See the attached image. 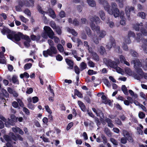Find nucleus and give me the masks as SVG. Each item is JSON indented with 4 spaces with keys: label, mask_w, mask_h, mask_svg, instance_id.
Returning a JSON list of instances; mask_svg holds the SVG:
<instances>
[{
    "label": "nucleus",
    "mask_w": 147,
    "mask_h": 147,
    "mask_svg": "<svg viewBox=\"0 0 147 147\" xmlns=\"http://www.w3.org/2000/svg\"><path fill=\"white\" fill-rule=\"evenodd\" d=\"M18 103H19L20 106L21 107H23L24 106V104L22 100L20 99H18L17 100Z\"/></svg>",
    "instance_id": "338daca9"
},
{
    "label": "nucleus",
    "mask_w": 147,
    "mask_h": 147,
    "mask_svg": "<svg viewBox=\"0 0 147 147\" xmlns=\"http://www.w3.org/2000/svg\"><path fill=\"white\" fill-rule=\"evenodd\" d=\"M31 38L33 40L38 41L40 39V37L39 36H36L33 34L31 35Z\"/></svg>",
    "instance_id": "e433bc0d"
},
{
    "label": "nucleus",
    "mask_w": 147,
    "mask_h": 147,
    "mask_svg": "<svg viewBox=\"0 0 147 147\" xmlns=\"http://www.w3.org/2000/svg\"><path fill=\"white\" fill-rule=\"evenodd\" d=\"M117 66H116L114 68L115 69L116 71L119 73H121L122 71V69L119 67H117Z\"/></svg>",
    "instance_id": "4d7b16f0"
},
{
    "label": "nucleus",
    "mask_w": 147,
    "mask_h": 147,
    "mask_svg": "<svg viewBox=\"0 0 147 147\" xmlns=\"http://www.w3.org/2000/svg\"><path fill=\"white\" fill-rule=\"evenodd\" d=\"M116 45L115 41L113 38H111L110 42L107 45V48L109 49H111L112 47H114Z\"/></svg>",
    "instance_id": "dca6fc26"
},
{
    "label": "nucleus",
    "mask_w": 147,
    "mask_h": 147,
    "mask_svg": "<svg viewBox=\"0 0 147 147\" xmlns=\"http://www.w3.org/2000/svg\"><path fill=\"white\" fill-rule=\"evenodd\" d=\"M120 61L118 60L117 62L113 61L111 60H109L107 62L108 65L111 67L114 68L117 65L119 64Z\"/></svg>",
    "instance_id": "9b49d317"
},
{
    "label": "nucleus",
    "mask_w": 147,
    "mask_h": 147,
    "mask_svg": "<svg viewBox=\"0 0 147 147\" xmlns=\"http://www.w3.org/2000/svg\"><path fill=\"white\" fill-rule=\"evenodd\" d=\"M74 69L75 73L77 74H79L80 73V68L79 69V68L77 66H76L74 67Z\"/></svg>",
    "instance_id": "13d9d810"
},
{
    "label": "nucleus",
    "mask_w": 147,
    "mask_h": 147,
    "mask_svg": "<svg viewBox=\"0 0 147 147\" xmlns=\"http://www.w3.org/2000/svg\"><path fill=\"white\" fill-rule=\"evenodd\" d=\"M13 82L14 83H16V84H18L19 82L17 79V77L16 76H13L12 79Z\"/></svg>",
    "instance_id": "58836bf2"
},
{
    "label": "nucleus",
    "mask_w": 147,
    "mask_h": 147,
    "mask_svg": "<svg viewBox=\"0 0 147 147\" xmlns=\"http://www.w3.org/2000/svg\"><path fill=\"white\" fill-rule=\"evenodd\" d=\"M98 14L101 20H104L105 18V14L104 11L103 10H100L98 12Z\"/></svg>",
    "instance_id": "4be33fe9"
},
{
    "label": "nucleus",
    "mask_w": 147,
    "mask_h": 147,
    "mask_svg": "<svg viewBox=\"0 0 147 147\" xmlns=\"http://www.w3.org/2000/svg\"><path fill=\"white\" fill-rule=\"evenodd\" d=\"M146 44H144L142 46V48L144 51L147 54V40H145L144 42Z\"/></svg>",
    "instance_id": "72a5a7b5"
},
{
    "label": "nucleus",
    "mask_w": 147,
    "mask_h": 147,
    "mask_svg": "<svg viewBox=\"0 0 147 147\" xmlns=\"http://www.w3.org/2000/svg\"><path fill=\"white\" fill-rule=\"evenodd\" d=\"M2 33L4 35L7 34V36L8 38L11 35L12 31L7 28H4L1 30Z\"/></svg>",
    "instance_id": "ddd939ff"
},
{
    "label": "nucleus",
    "mask_w": 147,
    "mask_h": 147,
    "mask_svg": "<svg viewBox=\"0 0 147 147\" xmlns=\"http://www.w3.org/2000/svg\"><path fill=\"white\" fill-rule=\"evenodd\" d=\"M123 136L127 138V140L130 142L133 141V139L131 134L127 131L123 130Z\"/></svg>",
    "instance_id": "9d476101"
},
{
    "label": "nucleus",
    "mask_w": 147,
    "mask_h": 147,
    "mask_svg": "<svg viewBox=\"0 0 147 147\" xmlns=\"http://www.w3.org/2000/svg\"><path fill=\"white\" fill-rule=\"evenodd\" d=\"M68 22L69 23L72 24L74 26H78L79 25V22L76 18L74 19L72 21L71 19V18H69Z\"/></svg>",
    "instance_id": "a211bd4d"
},
{
    "label": "nucleus",
    "mask_w": 147,
    "mask_h": 147,
    "mask_svg": "<svg viewBox=\"0 0 147 147\" xmlns=\"http://www.w3.org/2000/svg\"><path fill=\"white\" fill-rule=\"evenodd\" d=\"M59 16L62 18H63L65 17V14L64 11H61L59 13Z\"/></svg>",
    "instance_id": "774afa93"
},
{
    "label": "nucleus",
    "mask_w": 147,
    "mask_h": 147,
    "mask_svg": "<svg viewBox=\"0 0 147 147\" xmlns=\"http://www.w3.org/2000/svg\"><path fill=\"white\" fill-rule=\"evenodd\" d=\"M131 63L133 64L135 68L136 69H137L138 67H140L142 66V65L140 62L137 59L136 60H132L131 62Z\"/></svg>",
    "instance_id": "f8f14e48"
},
{
    "label": "nucleus",
    "mask_w": 147,
    "mask_h": 147,
    "mask_svg": "<svg viewBox=\"0 0 147 147\" xmlns=\"http://www.w3.org/2000/svg\"><path fill=\"white\" fill-rule=\"evenodd\" d=\"M22 38H24V39L26 40V41H28L29 42L31 41L30 39L28 36L24 35H23Z\"/></svg>",
    "instance_id": "69168bd1"
},
{
    "label": "nucleus",
    "mask_w": 147,
    "mask_h": 147,
    "mask_svg": "<svg viewBox=\"0 0 147 147\" xmlns=\"http://www.w3.org/2000/svg\"><path fill=\"white\" fill-rule=\"evenodd\" d=\"M45 29L47 32L49 37L52 39H54L55 43H57L60 41L59 38L54 36L55 34L49 27H45Z\"/></svg>",
    "instance_id": "20e7f679"
},
{
    "label": "nucleus",
    "mask_w": 147,
    "mask_h": 147,
    "mask_svg": "<svg viewBox=\"0 0 147 147\" xmlns=\"http://www.w3.org/2000/svg\"><path fill=\"white\" fill-rule=\"evenodd\" d=\"M3 138L4 139L6 140L7 142H11V139L10 137L7 135H5L3 136Z\"/></svg>",
    "instance_id": "4c0bfd02"
},
{
    "label": "nucleus",
    "mask_w": 147,
    "mask_h": 147,
    "mask_svg": "<svg viewBox=\"0 0 147 147\" xmlns=\"http://www.w3.org/2000/svg\"><path fill=\"white\" fill-rule=\"evenodd\" d=\"M140 31L143 35L144 36H146L147 35V31L146 30L143 28H141L140 29Z\"/></svg>",
    "instance_id": "680f3d73"
},
{
    "label": "nucleus",
    "mask_w": 147,
    "mask_h": 147,
    "mask_svg": "<svg viewBox=\"0 0 147 147\" xmlns=\"http://www.w3.org/2000/svg\"><path fill=\"white\" fill-rule=\"evenodd\" d=\"M90 20L91 22L90 23V25L93 31L96 32L98 35L99 39L101 40L102 38H104L106 35V32L103 30H100L99 26H96L95 24L93 22L95 21L96 24H99L100 21L99 18L97 16H94L90 18Z\"/></svg>",
    "instance_id": "f257e3e1"
},
{
    "label": "nucleus",
    "mask_w": 147,
    "mask_h": 147,
    "mask_svg": "<svg viewBox=\"0 0 147 147\" xmlns=\"http://www.w3.org/2000/svg\"><path fill=\"white\" fill-rule=\"evenodd\" d=\"M57 47L58 49L60 52H63V48L61 44H58L57 46Z\"/></svg>",
    "instance_id": "ea45409f"
},
{
    "label": "nucleus",
    "mask_w": 147,
    "mask_h": 147,
    "mask_svg": "<svg viewBox=\"0 0 147 147\" xmlns=\"http://www.w3.org/2000/svg\"><path fill=\"white\" fill-rule=\"evenodd\" d=\"M10 136H11L12 139L15 141H16L17 139L21 141L23 140V138L20 135H18L16 137L13 133L10 134Z\"/></svg>",
    "instance_id": "4468645a"
},
{
    "label": "nucleus",
    "mask_w": 147,
    "mask_h": 147,
    "mask_svg": "<svg viewBox=\"0 0 147 147\" xmlns=\"http://www.w3.org/2000/svg\"><path fill=\"white\" fill-rule=\"evenodd\" d=\"M33 91V89L32 88H28L26 91V93L28 94L32 93Z\"/></svg>",
    "instance_id": "09e8293b"
},
{
    "label": "nucleus",
    "mask_w": 147,
    "mask_h": 147,
    "mask_svg": "<svg viewBox=\"0 0 147 147\" xmlns=\"http://www.w3.org/2000/svg\"><path fill=\"white\" fill-rule=\"evenodd\" d=\"M125 73L129 75H131L132 74V72L130 69L128 68H125Z\"/></svg>",
    "instance_id": "49530a36"
},
{
    "label": "nucleus",
    "mask_w": 147,
    "mask_h": 147,
    "mask_svg": "<svg viewBox=\"0 0 147 147\" xmlns=\"http://www.w3.org/2000/svg\"><path fill=\"white\" fill-rule=\"evenodd\" d=\"M32 66V64L30 63H27L25 64L24 68L25 70H28L30 69Z\"/></svg>",
    "instance_id": "a18cd8bd"
},
{
    "label": "nucleus",
    "mask_w": 147,
    "mask_h": 147,
    "mask_svg": "<svg viewBox=\"0 0 147 147\" xmlns=\"http://www.w3.org/2000/svg\"><path fill=\"white\" fill-rule=\"evenodd\" d=\"M105 84L108 87H110L111 86V84L107 80H106L104 81Z\"/></svg>",
    "instance_id": "e2e57ef3"
},
{
    "label": "nucleus",
    "mask_w": 147,
    "mask_h": 147,
    "mask_svg": "<svg viewBox=\"0 0 147 147\" xmlns=\"http://www.w3.org/2000/svg\"><path fill=\"white\" fill-rule=\"evenodd\" d=\"M110 140L114 145H118L117 142L115 139L113 138H111L110 139Z\"/></svg>",
    "instance_id": "6e6d98bb"
},
{
    "label": "nucleus",
    "mask_w": 147,
    "mask_h": 147,
    "mask_svg": "<svg viewBox=\"0 0 147 147\" xmlns=\"http://www.w3.org/2000/svg\"><path fill=\"white\" fill-rule=\"evenodd\" d=\"M45 108L46 111L49 114H51L52 113L51 111L50 110L49 106L47 105H46L45 106Z\"/></svg>",
    "instance_id": "0e129e2a"
},
{
    "label": "nucleus",
    "mask_w": 147,
    "mask_h": 147,
    "mask_svg": "<svg viewBox=\"0 0 147 147\" xmlns=\"http://www.w3.org/2000/svg\"><path fill=\"white\" fill-rule=\"evenodd\" d=\"M97 73L96 71H94L93 70L89 69L88 71V74L89 75L95 74H97Z\"/></svg>",
    "instance_id": "de8ad7c7"
},
{
    "label": "nucleus",
    "mask_w": 147,
    "mask_h": 147,
    "mask_svg": "<svg viewBox=\"0 0 147 147\" xmlns=\"http://www.w3.org/2000/svg\"><path fill=\"white\" fill-rule=\"evenodd\" d=\"M32 99V102L34 103L37 102L39 100L38 98L36 96L33 97Z\"/></svg>",
    "instance_id": "8fccbe9b"
},
{
    "label": "nucleus",
    "mask_w": 147,
    "mask_h": 147,
    "mask_svg": "<svg viewBox=\"0 0 147 147\" xmlns=\"http://www.w3.org/2000/svg\"><path fill=\"white\" fill-rule=\"evenodd\" d=\"M103 7L108 14L113 15L115 18L118 17L119 15V10L118 8L117 4L115 2L111 3L110 6L108 2H105Z\"/></svg>",
    "instance_id": "f03ea898"
},
{
    "label": "nucleus",
    "mask_w": 147,
    "mask_h": 147,
    "mask_svg": "<svg viewBox=\"0 0 147 147\" xmlns=\"http://www.w3.org/2000/svg\"><path fill=\"white\" fill-rule=\"evenodd\" d=\"M48 42L49 45V47H54V43L53 42L51 39H49L48 40Z\"/></svg>",
    "instance_id": "603ef678"
},
{
    "label": "nucleus",
    "mask_w": 147,
    "mask_h": 147,
    "mask_svg": "<svg viewBox=\"0 0 147 147\" xmlns=\"http://www.w3.org/2000/svg\"><path fill=\"white\" fill-rule=\"evenodd\" d=\"M131 41L130 39L128 37L126 38H124V42L123 43L122 47L123 50L125 51L128 50V48L127 46V44L130 43Z\"/></svg>",
    "instance_id": "0eeeda50"
},
{
    "label": "nucleus",
    "mask_w": 147,
    "mask_h": 147,
    "mask_svg": "<svg viewBox=\"0 0 147 147\" xmlns=\"http://www.w3.org/2000/svg\"><path fill=\"white\" fill-rule=\"evenodd\" d=\"M91 53L92 58L95 60L98 61L99 60V58L98 56L95 52L93 51L90 52Z\"/></svg>",
    "instance_id": "412c9836"
},
{
    "label": "nucleus",
    "mask_w": 147,
    "mask_h": 147,
    "mask_svg": "<svg viewBox=\"0 0 147 147\" xmlns=\"http://www.w3.org/2000/svg\"><path fill=\"white\" fill-rule=\"evenodd\" d=\"M7 90L9 93L13 94L14 96L17 97L18 96V94L10 88H8Z\"/></svg>",
    "instance_id": "c85d7f7f"
},
{
    "label": "nucleus",
    "mask_w": 147,
    "mask_h": 147,
    "mask_svg": "<svg viewBox=\"0 0 147 147\" xmlns=\"http://www.w3.org/2000/svg\"><path fill=\"white\" fill-rule=\"evenodd\" d=\"M57 50L55 47H49V49L43 52V56L45 57H47L49 56L53 57L57 53Z\"/></svg>",
    "instance_id": "7ed1b4c3"
},
{
    "label": "nucleus",
    "mask_w": 147,
    "mask_h": 147,
    "mask_svg": "<svg viewBox=\"0 0 147 147\" xmlns=\"http://www.w3.org/2000/svg\"><path fill=\"white\" fill-rule=\"evenodd\" d=\"M101 98L102 100V103L105 104L110 103V100H108L105 95H102Z\"/></svg>",
    "instance_id": "393cba45"
},
{
    "label": "nucleus",
    "mask_w": 147,
    "mask_h": 147,
    "mask_svg": "<svg viewBox=\"0 0 147 147\" xmlns=\"http://www.w3.org/2000/svg\"><path fill=\"white\" fill-rule=\"evenodd\" d=\"M105 134L109 137H111L112 136V134L110 130L107 127H105L104 130Z\"/></svg>",
    "instance_id": "473e14b6"
},
{
    "label": "nucleus",
    "mask_w": 147,
    "mask_h": 147,
    "mask_svg": "<svg viewBox=\"0 0 147 147\" xmlns=\"http://www.w3.org/2000/svg\"><path fill=\"white\" fill-rule=\"evenodd\" d=\"M1 91L2 92L3 94L4 95V96H5L6 97H7L9 96V94L7 92V91L6 90H5L4 89H2L1 90Z\"/></svg>",
    "instance_id": "3c124183"
},
{
    "label": "nucleus",
    "mask_w": 147,
    "mask_h": 147,
    "mask_svg": "<svg viewBox=\"0 0 147 147\" xmlns=\"http://www.w3.org/2000/svg\"><path fill=\"white\" fill-rule=\"evenodd\" d=\"M121 89L124 93L126 95H128V92L127 88L125 85H122L121 87Z\"/></svg>",
    "instance_id": "c9c22d12"
},
{
    "label": "nucleus",
    "mask_w": 147,
    "mask_h": 147,
    "mask_svg": "<svg viewBox=\"0 0 147 147\" xmlns=\"http://www.w3.org/2000/svg\"><path fill=\"white\" fill-rule=\"evenodd\" d=\"M105 121L107 123L109 127L112 128L114 126V125L112 123V121L110 119L106 118L105 119Z\"/></svg>",
    "instance_id": "b1692460"
},
{
    "label": "nucleus",
    "mask_w": 147,
    "mask_h": 147,
    "mask_svg": "<svg viewBox=\"0 0 147 147\" xmlns=\"http://www.w3.org/2000/svg\"><path fill=\"white\" fill-rule=\"evenodd\" d=\"M92 40L96 44H98L99 43V40H100L96 35H94L93 36L92 38Z\"/></svg>",
    "instance_id": "7c9ffc66"
},
{
    "label": "nucleus",
    "mask_w": 147,
    "mask_h": 147,
    "mask_svg": "<svg viewBox=\"0 0 147 147\" xmlns=\"http://www.w3.org/2000/svg\"><path fill=\"white\" fill-rule=\"evenodd\" d=\"M87 2L92 7H94L96 6V3L94 0H87Z\"/></svg>",
    "instance_id": "c756f323"
},
{
    "label": "nucleus",
    "mask_w": 147,
    "mask_h": 147,
    "mask_svg": "<svg viewBox=\"0 0 147 147\" xmlns=\"http://www.w3.org/2000/svg\"><path fill=\"white\" fill-rule=\"evenodd\" d=\"M78 104L81 109L84 112L86 111V109L84 103L80 101H78Z\"/></svg>",
    "instance_id": "6ab92c4d"
},
{
    "label": "nucleus",
    "mask_w": 147,
    "mask_h": 147,
    "mask_svg": "<svg viewBox=\"0 0 147 147\" xmlns=\"http://www.w3.org/2000/svg\"><path fill=\"white\" fill-rule=\"evenodd\" d=\"M57 32V34L59 35H60L61 34V28L58 26H57L54 29Z\"/></svg>",
    "instance_id": "37998d69"
},
{
    "label": "nucleus",
    "mask_w": 147,
    "mask_h": 147,
    "mask_svg": "<svg viewBox=\"0 0 147 147\" xmlns=\"http://www.w3.org/2000/svg\"><path fill=\"white\" fill-rule=\"evenodd\" d=\"M27 100L29 103L28 105V107L31 110H33L34 109L35 107L34 105L31 102H32V99L31 97H28L27 99Z\"/></svg>",
    "instance_id": "2eb2a0df"
},
{
    "label": "nucleus",
    "mask_w": 147,
    "mask_h": 147,
    "mask_svg": "<svg viewBox=\"0 0 147 147\" xmlns=\"http://www.w3.org/2000/svg\"><path fill=\"white\" fill-rule=\"evenodd\" d=\"M143 71L140 68H139L137 70V73L134 76V78L138 80L142 78Z\"/></svg>",
    "instance_id": "6e6552de"
},
{
    "label": "nucleus",
    "mask_w": 147,
    "mask_h": 147,
    "mask_svg": "<svg viewBox=\"0 0 147 147\" xmlns=\"http://www.w3.org/2000/svg\"><path fill=\"white\" fill-rule=\"evenodd\" d=\"M11 34L10 36L9 39L12 41H18L20 40L21 38H22L23 35L20 33L15 34L14 32L11 31Z\"/></svg>",
    "instance_id": "39448f33"
},
{
    "label": "nucleus",
    "mask_w": 147,
    "mask_h": 147,
    "mask_svg": "<svg viewBox=\"0 0 147 147\" xmlns=\"http://www.w3.org/2000/svg\"><path fill=\"white\" fill-rule=\"evenodd\" d=\"M131 53L132 55L134 57H137L138 56V53L134 51H131Z\"/></svg>",
    "instance_id": "bf43d9fd"
},
{
    "label": "nucleus",
    "mask_w": 147,
    "mask_h": 147,
    "mask_svg": "<svg viewBox=\"0 0 147 147\" xmlns=\"http://www.w3.org/2000/svg\"><path fill=\"white\" fill-rule=\"evenodd\" d=\"M19 18L21 21L24 23H26L28 21V19L25 18L24 16H19Z\"/></svg>",
    "instance_id": "79ce46f5"
},
{
    "label": "nucleus",
    "mask_w": 147,
    "mask_h": 147,
    "mask_svg": "<svg viewBox=\"0 0 147 147\" xmlns=\"http://www.w3.org/2000/svg\"><path fill=\"white\" fill-rule=\"evenodd\" d=\"M85 29L87 34L88 36L91 35V31L90 28L89 27H86Z\"/></svg>",
    "instance_id": "864d4df0"
},
{
    "label": "nucleus",
    "mask_w": 147,
    "mask_h": 147,
    "mask_svg": "<svg viewBox=\"0 0 147 147\" xmlns=\"http://www.w3.org/2000/svg\"><path fill=\"white\" fill-rule=\"evenodd\" d=\"M135 36V33L133 32L130 31L128 33V36H127L125 38H127V37L130 38V37H134ZM130 39V38H129Z\"/></svg>",
    "instance_id": "c03bdc74"
},
{
    "label": "nucleus",
    "mask_w": 147,
    "mask_h": 147,
    "mask_svg": "<svg viewBox=\"0 0 147 147\" xmlns=\"http://www.w3.org/2000/svg\"><path fill=\"white\" fill-rule=\"evenodd\" d=\"M65 61L67 65L69 66L68 68L69 69H72L73 67V62L68 59H66Z\"/></svg>",
    "instance_id": "aec40b11"
},
{
    "label": "nucleus",
    "mask_w": 147,
    "mask_h": 147,
    "mask_svg": "<svg viewBox=\"0 0 147 147\" xmlns=\"http://www.w3.org/2000/svg\"><path fill=\"white\" fill-rule=\"evenodd\" d=\"M39 12L41 13L42 14L44 15L45 13H48L49 15L52 18L54 19L56 17V16L55 14V12L53 10L51 9H49L47 12H45L44 11H43L41 8H40L38 9Z\"/></svg>",
    "instance_id": "423d86ee"
},
{
    "label": "nucleus",
    "mask_w": 147,
    "mask_h": 147,
    "mask_svg": "<svg viewBox=\"0 0 147 147\" xmlns=\"http://www.w3.org/2000/svg\"><path fill=\"white\" fill-rule=\"evenodd\" d=\"M45 27H48V26H45L44 28V30H45V32H43L41 36L43 38L46 39H47L48 38V34L47 32L46 31V30L45 29Z\"/></svg>",
    "instance_id": "f704fd0d"
},
{
    "label": "nucleus",
    "mask_w": 147,
    "mask_h": 147,
    "mask_svg": "<svg viewBox=\"0 0 147 147\" xmlns=\"http://www.w3.org/2000/svg\"><path fill=\"white\" fill-rule=\"evenodd\" d=\"M92 111L96 114L97 116H103V113L102 111L98 109H96L95 108H93L92 109Z\"/></svg>",
    "instance_id": "f3484780"
},
{
    "label": "nucleus",
    "mask_w": 147,
    "mask_h": 147,
    "mask_svg": "<svg viewBox=\"0 0 147 147\" xmlns=\"http://www.w3.org/2000/svg\"><path fill=\"white\" fill-rule=\"evenodd\" d=\"M119 58L120 61L121 63H123L126 61L125 57L122 55L120 56Z\"/></svg>",
    "instance_id": "052dcab7"
},
{
    "label": "nucleus",
    "mask_w": 147,
    "mask_h": 147,
    "mask_svg": "<svg viewBox=\"0 0 147 147\" xmlns=\"http://www.w3.org/2000/svg\"><path fill=\"white\" fill-rule=\"evenodd\" d=\"M142 67L144 70H147V58L146 59L142 65Z\"/></svg>",
    "instance_id": "5fc2aeb1"
},
{
    "label": "nucleus",
    "mask_w": 147,
    "mask_h": 147,
    "mask_svg": "<svg viewBox=\"0 0 147 147\" xmlns=\"http://www.w3.org/2000/svg\"><path fill=\"white\" fill-rule=\"evenodd\" d=\"M142 25L143 24L142 23H137L134 25L133 28L136 31H139L140 29L139 26H142Z\"/></svg>",
    "instance_id": "a878e982"
},
{
    "label": "nucleus",
    "mask_w": 147,
    "mask_h": 147,
    "mask_svg": "<svg viewBox=\"0 0 147 147\" xmlns=\"http://www.w3.org/2000/svg\"><path fill=\"white\" fill-rule=\"evenodd\" d=\"M98 51L100 54L102 55H103L106 53L105 49L102 46H100V48L98 49Z\"/></svg>",
    "instance_id": "bb28decb"
},
{
    "label": "nucleus",
    "mask_w": 147,
    "mask_h": 147,
    "mask_svg": "<svg viewBox=\"0 0 147 147\" xmlns=\"http://www.w3.org/2000/svg\"><path fill=\"white\" fill-rule=\"evenodd\" d=\"M87 67V64L84 62H82L80 65V70L82 71Z\"/></svg>",
    "instance_id": "cd10ccee"
},
{
    "label": "nucleus",
    "mask_w": 147,
    "mask_h": 147,
    "mask_svg": "<svg viewBox=\"0 0 147 147\" xmlns=\"http://www.w3.org/2000/svg\"><path fill=\"white\" fill-rule=\"evenodd\" d=\"M137 16L143 19H145L146 18V15L145 13L143 12H139L137 14Z\"/></svg>",
    "instance_id": "2f4dec72"
},
{
    "label": "nucleus",
    "mask_w": 147,
    "mask_h": 147,
    "mask_svg": "<svg viewBox=\"0 0 147 147\" xmlns=\"http://www.w3.org/2000/svg\"><path fill=\"white\" fill-rule=\"evenodd\" d=\"M67 31L69 32V33H71L74 36H76L78 34V33L77 32H76L74 29H72L69 28H67Z\"/></svg>",
    "instance_id": "5701e85b"
},
{
    "label": "nucleus",
    "mask_w": 147,
    "mask_h": 147,
    "mask_svg": "<svg viewBox=\"0 0 147 147\" xmlns=\"http://www.w3.org/2000/svg\"><path fill=\"white\" fill-rule=\"evenodd\" d=\"M29 0L31 4H30L29 3V2H27L25 3L24 5L26 6H28V7H29L30 6H33L34 0Z\"/></svg>",
    "instance_id": "a19ab883"
},
{
    "label": "nucleus",
    "mask_w": 147,
    "mask_h": 147,
    "mask_svg": "<svg viewBox=\"0 0 147 147\" xmlns=\"http://www.w3.org/2000/svg\"><path fill=\"white\" fill-rule=\"evenodd\" d=\"M134 8L133 7L127 6L126 7L125 10V13L129 20L130 19V12L131 11H134Z\"/></svg>",
    "instance_id": "1a4fd4ad"
}]
</instances>
